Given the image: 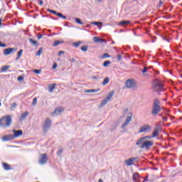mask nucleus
<instances>
[{
    "instance_id": "nucleus-29",
    "label": "nucleus",
    "mask_w": 182,
    "mask_h": 182,
    "mask_svg": "<svg viewBox=\"0 0 182 182\" xmlns=\"http://www.w3.org/2000/svg\"><path fill=\"white\" fill-rule=\"evenodd\" d=\"M22 53H23V50H20L17 53V59H19V58H21V56H22Z\"/></svg>"
},
{
    "instance_id": "nucleus-3",
    "label": "nucleus",
    "mask_w": 182,
    "mask_h": 182,
    "mask_svg": "<svg viewBox=\"0 0 182 182\" xmlns=\"http://www.w3.org/2000/svg\"><path fill=\"white\" fill-rule=\"evenodd\" d=\"M161 110V107H160V101L159 100V99H155L154 100L151 114L154 116H157V114L160 113Z\"/></svg>"
},
{
    "instance_id": "nucleus-27",
    "label": "nucleus",
    "mask_w": 182,
    "mask_h": 182,
    "mask_svg": "<svg viewBox=\"0 0 182 182\" xmlns=\"http://www.w3.org/2000/svg\"><path fill=\"white\" fill-rule=\"evenodd\" d=\"M87 49H89V46H83L81 47V50H82V52H87Z\"/></svg>"
},
{
    "instance_id": "nucleus-17",
    "label": "nucleus",
    "mask_w": 182,
    "mask_h": 182,
    "mask_svg": "<svg viewBox=\"0 0 182 182\" xmlns=\"http://www.w3.org/2000/svg\"><path fill=\"white\" fill-rule=\"evenodd\" d=\"M140 178V175L139 173H134L132 176V180L134 182H139L138 180Z\"/></svg>"
},
{
    "instance_id": "nucleus-10",
    "label": "nucleus",
    "mask_w": 182,
    "mask_h": 182,
    "mask_svg": "<svg viewBox=\"0 0 182 182\" xmlns=\"http://www.w3.org/2000/svg\"><path fill=\"white\" fill-rule=\"evenodd\" d=\"M13 52H16V48H9L4 50V53L6 56H8V55H11Z\"/></svg>"
},
{
    "instance_id": "nucleus-54",
    "label": "nucleus",
    "mask_w": 182,
    "mask_h": 182,
    "mask_svg": "<svg viewBox=\"0 0 182 182\" xmlns=\"http://www.w3.org/2000/svg\"><path fill=\"white\" fill-rule=\"evenodd\" d=\"M70 62H72V63H73L75 62V58H71Z\"/></svg>"
},
{
    "instance_id": "nucleus-21",
    "label": "nucleus",
    "mask_w": 182,
    "mask_h": 182,
    "mask_svg": "<svg viewBox=\"0 0 182 182\" xmlns=\"http://www.w3.org/2000/svg\"><path fill=\"white\" fill-rule=\"evenodd\" d=\"M109 82H110V79L109 78V77H106L104 79V80H103L102 85L103 86H106V85H107V83H109Z\"/></svg>"
},
{
    "instance_id": "nucleus-59",
    "label": "nucleus",
    "mask_w": 182,
    "mask_h": 182,
    "mask_svg": "<svg viewBox=\"0 0 182 182\" xmlns=\"http://www.w3.org/2000/svg\"><path fill=\"white\" fill-rule=\"evenodd\" d=\"M127 110H128V109H127L125 112H127Z\"/></svg>"
},
{
    "instance_id": "nucleus-45",
    "label": "nucleus",
    "mask_w": 182,
    "mask_h": 182,
    "mask_svg": "<svg viewBox=\"0 0 182 182\" xmlns=\"http://www.w3.org/2000/svg\"><path fill=\"white\" fill-rule=\"evenodd\" d=\"M147 72V68L144 67L143 70H142V73H146Z\"/></svg>"
},
{
    "instance_id": "nucleus-51",
    "label": "nucleus",
    "mask_w": 182,
    "mask_h": 182,
    "mask_svg": "<svg viewBox=\"0 0 182 182\" xmlns=\"http://www.w3.org/2000/svg\"><path fill=\"white\" fill-rule=\"evenodd\" d=\"M17 105L16 103H13L11 105V107H16Z\"/></svg>"
},
{
    "instance_id": "nucleus-14",
    "label": "nucleus",
    "mask_w": 182,
    "mask_h": 182,
    "mask_svg": "<svg viewBox=\"0 0 182 182\" xmlns=\"http://www.w3.org/2000/svg\"><path fill=\"white\" fill-rule=\"evenodd\" d=\"M14 135L13 134H7L2 137L3 141H9L11 140H14Z\"/></svg>"
},
{
    "instance_id": "nucleus-4",
    "label": "nucleus",
    "mask_w": 182,
    "mask_h": 182,
    "mask_svg": "<svg viewBox=\"0 0 182 182\" xmlns=\"http://www.w3.org/2000/svg\"><path fill=\"white\" fill-rule=\"evenodd\" d=\"M151 132V126L149 124L142 125L139 130V133H149Z\"/></svg>"
},
{
    "instance_id": "nucleus-57",
    "label": "nucleus",
    "mask_w": 182,
    "mask_h": 182,
    "mask_svg": "<svg viewBox=\"0 0 182 182\" xmlns=\"http://www.w3.org/2000/svg\"><path fill=\"white\" fill-rule=\"evenodd\" d=\"M97 2H102V0H97Z\"/></svg>"
},
{
    "instance_id": "nucleus-7",
    "label": "nucleus",
    "mask_w": 182,
    "mask_h": 182,
    "mask_svg": "<svg viewBox=\"0 0 182 182\" xmlns=\"http://www.w3.org/2000/svg\"><path fill=\"white\" fill-rule=\"evenodd\" d=\"M113 95H114V91H111L108 95L107 97L102 102V105H105L107 103H109L110 99H112Z\"/></svg>"
},
{
    "instance_id": "nucleus-24",
    "label": "nucleus",
    "mask_w": 182,
    "mask_h": 182,
    "mask_svg": "<svg viewBox=\"0 0 182 182\" xmlns=\"http://www.w3.org/2000/svg\"><path fill=\"white\" fill-rule=\"evenodd\" d=\"M48 12H50V14H53V15H58V11L55 10H51L50 9H47Z\"/></svg>"
},
{
    "instance_id": "nucleus-61",
    "label": "nucleus",
    "mask_w": 182,
    "mask_h": 182,
    "mask_svg": "<svg viewBox=\"0 0 182 182\" xmlns=\"http://www.w3.org/2000/svg\"><path fill=\"white\" fill-rule=\"evenodd\" d=\"M159 1H161V0H159Z\"/></svg>"
},
{
    "instance_id": "nucleus-46",
    "label": "nucleus",
    "mask_w": 182,
    "mask_h": 182,
    "mask_svg": "<svg viewBox=\"0 0 182 182\" xmlns=\"http://www.w3.org/2000/svg\"><path fill=\"white\" fill-rule=\"evenodd\" d=\"M62 153H63V149H60V150L57 152V154H62Z\"/></svg>"
},
{
    "instance_id": "nucleus-35",
    "label": "nucleus",
    "mask_w": 182,
    "mask_h": 182,
    "mask_svg": "<svg viewBox=\"0 0 182 182\" xmlns=\"http://www.w3.org/2000/svg\"><path fill=\"white\" fill-rule=\"evenodd\" d=\"M9 69V65H6L1 68V72H6Z\"/></svg>"
},
{
    "instance_id": "nucleus-49",
    "label": "nucleus",
    "mask_w": 182,
    "mask_h": 182,
    "mask_svg": "<svg viewBox=\"0 0 182 182\" xmlns=\"http://www.w3.org/2000/svg\"><path fill=\"white\" fill-rule=\"evenodd\" d=\"M117 59H118L119 60H122V55H121L120 54H119V55H117Z\"/></svg>"
},
{
    "instance_id": "nucleus-13",
    "label": "nucleus",
    "mask_w": 182,
    "mask_h": 182,
    "mask_svg": "<svg viewBox=\"0 0 182 182\" xmlns=\"http://www.w3.org/2000/svg\"><path fill=\"white\" fill-rule=\"evenodd\" d=\"M13 133L14 139H16L17 137H19V136H22V134H23V132H22V130H13Z\"/></svg>"
},
{
    "instance_id": "nucleus-32",
    "label": "nucleus",
    "mask_w": 182,
    "mask_h": 182,
    "mask_svg": "<svg viewBox=\"0 0 182 182\" xmlns=\"http://www.w3.org/2000/svg\"><path fill=\"white\" fill-rule=\"evenodd\" d=\"M82 42L80 41H77L73 43V46H75V48H79V46H80Z\"/></svg>"
},
{
    "instance_id": "nucleus-47",
    "label": "nucleus",
    "mask_w": 182,
    "mask_h": 182,
    "mask_svg": "<svg viewBox=\"0 0 182 182\" xmlns=\"http://www.w3.org/2000/svg\"><path fill=\"white\" fill-rule=\"evenodd\" d=\"M64 53H65V51L60 50V51H59L58 55H59V56H60L61 55H63Z\"/></svg>"
},
{
    "instance_id": "nucleus-26",
    "label": "nucleus",
    "mask_w": 182,
    "mask_h": 182,
    "mask_svg": "<svg viewBox=\"0 0 182 182\" xmlns=\"http://www.w3.org/2000/svg\"><path fill=\"white\" fill-rule=\"evenodd\" d=\"M29 42L31 43L32 45H33L34 46H36V45H38V42L32 38L29 39Z\"/></svg>"
},
{
    "instance_id": "nucleus-62",
    "label": "nucleus",
    "mask_w": 182,
    "mask_h": 182,
    "mask_svg": "<svg viewBox=\"0 0 182 182\" xmlns=\"http://www.w3.org/2000/svg\"><path fill=\"white\" fill-rule=\"evenodd\" d=\"M134 1H136V0H134Z\"/></svg>"
},
{
    "instance_id": "nucleus-60",
    "label": "nucleus",
    "mask_w": 182,
    "mask_h": 182,
    "mask_svg": "<svg viewBox=\"0 0 182 182\" xmlns=\"http://www.w3.org/2000/svg\"><path fill=\"white\" fill-rule=\"evenodd\" d=\"M146 181V180L143 181V182Z\"/></svg>"
},
{
    "instance_id": "nucleus-56",
    "label": "nucleus",
    "mask_w": 182,
    "mask_h": 182,
    "mask_svg": "<svg viewBox=\"0 0 182 182\" xmlns=\"http://www.w3.org/2000/svg\"><path fill=\"white\" fill-rule=\"evenodd\" d=\"M92 79H97V76H93Z\"/></svg>"
},
{
    "instance_id": "nucleus-36",
    "label": "nucleus",
    "mask_w": 182,
    "mask_h": 182,
    "mask_svg": "<svg viewBox=\"0 0 182 182\" xmlns=\"http://www.w3.org/2000/svg\"><path fill=\"white\" fill-rule=\"evenodd\" d=\"M33 73H36V75H41L42 70H33Z\"/></svg>"
},
{
    "instance_id": "nucleus-31",
    "label": "nucleus",
    "mask_w": 182,
    "mask_h": 182,
    "mask_svg": "<svg viewBox=\"0 0 182 182\" xmlns=\"http://www.w3.org/2000/svg\"><path fill=\"white\" fill-rule=\"evenodd\" d=\"M75 21L78 25H83V23H82V21L79 18H75Z\"/></svg>"
},
{
    "instance_id": "nucleus-44",
    "label": "nucleus",
    "mask_w": 182,
    "mask_h": 182,
    "mask_svg": "<svg viewBox=\"0 0 182 182\" xmlns=\"http://www.w3.org/2000/svg\"><path fill=\"white\" fill-rule=\"evenodd\" d=\"M58 68V64L56 63H54L53 65V69H56Z\"/></svg>"
},
{
    "instance_id": "nucleus-43",
    "label": "nucleus",
    "mask_w": 182,
    "mask_h": 182,
    "mask_svg": "<svg viewBox=\"0 0 182 182\" xmlns=\"http://www.w3.org/2000/svg\"><path fill=\"white\" fill-rule=\"evenodd\" d=\"M0 48H6V44H4L0 41Z\"/></svg>"
},
{
    "instance_id": "nucleus-11",
    "label": "nucleus",
    "mask_w": 182,
    "mask_h": 182,
    "mask_svg": "<svg viewBox=\"0 0 182 182\" xmlns=\"http://www.w3.org/2000/svg\"><path fill=\"white\" fill-rule=\"evenodd\" d=\"M50 124H52V120L50 118H47L43 124V129H50Z\"/></svg>"
},
{
    "instance_id": "nucleus-34",
    "label": "nucleus",
    "mask_w": 182,
    "mask_h": 182,
    "mask_svg": "<svg viewBox=\"0 0 182 182\" xmlns=\"http://www.w3.org/2000/svg\"><path fill=\"white\" fill-rule=\"evenodd\" d=\"M107 58H110V55L107 53H104L101 57L102 59H106Z\"/></svg>"
},
{
    "instance_id": "nucleus-42",
    "label": "nucleus",
    "mask_w": 182,
    "mask_h": 182,
    "mask_svg": "<svg viewBox=\"0 0 182 182\" xmlns=\"http://www.w3.org/2000/svg\"><path fill=\"white\" fill-rule=\"evenodd\" d=\"M17 80H18L19 82H21V80H23V76L19 75V76L17 77Z\"/></svg>"
},
{
    "instance_id": "nucleus-41",
    "label": "nucleus",
    "mask_w": 182,
    "mask_h": 182,
    "mask_svg": "<svg viewBox=\"0 0 182 182\" xmlns=\"http://www.w3.org/2000/svg\"><path fill=\"white\" fill-rule=\"evenodd\" d=\"M143 138H144V140H146V139H148L150 140V139H153V136H145Z\"/></svg>"
},
{
    "instance_id": "nucleus-20",
    "label": "nucleus",
    "mask_w": 182,
    "mask_h": 182,
    "mask_svg": "<svg viewBox=\"0 0 182 182\" xmlns=\"http://www.w3.org/2000/svg\"><path fill=\"white\" fill-rule=\"evenodd\" d=\"M2 166L4 168V170H6L7 171L11 170V166L8 164L7 163L3 162Z\"/></svg>"
},
{
    "instance_id": "nucleus-5",
    "label": "nucleus",
    "mask_w": 182,
    "mask_h": 182,
    "mask_svg": "<svg viewBox=\"0 0 182 182\" xmlns=\"http://www.w3.org/2000/svg\"><path fill=\"white\" fill-rule=\"evenodd\" d=\"M153 144H154L153 141L147 140L142 143L140 148L141 149H150V147H151V146H153Z\"/></svg>"
},
{
    "instance_id": "nucleus-39",
    "label": "nucleus",
    "mask_w": 182,
    "mask_h": 182,
    "mask_svg": "<svg viewBox=\"0 0 182 182\" xmlns=\"http://www.w3.org/2000/svg\"><path fill=\"white\" fill-rule=\"evenodd\" d=\"M95 92H97L96 90H87L85 91V93H95Z\"/></svg>"
},
{
    "instance_id": "nucleus-23",
    "label": "nucleus",
    "mask_w": 182,
    "mask_h": 182,
    "mask_svg": "<svg viewBox=\"0 0 182 182\" xmlns=\"http://www.w3.org/2000/svg\"><path fill=\"white\" fill-rule=\"evenodd\" d=\"M28 116H29V112H25L21 114V117L22 119H26V117H28Z\"/></svg>"
},
{
    "instance_id": "nucleus-15",
    "label": "nucleus",
    "mask_w": 182,
    "mask_h": 182,
    "mask_svg": "<svg viewBox=\"0 0 182 182\" xmlns=\"http://www.w3.org/2000/svg\"><path fill=\"white\" fill-rule=\"evenodd\" d=\"M93 42H95V43H104V42H106V40L95 36L93 37Z\"/></svg>"
},
{
    "instance_id": "nucleus-18",
    "label": "nucleus",
    "mask_w": 182,
    "mask_h": 182,
    "mask_svg": "<svg viewBox=\"0 0 182 182\" xmlns=\"http://www.w3.org/2000/svg\"><path fill=\"white\" fill-rule=\"evenodd\" d=\"M55 89H56V83L48 85V92H50V93H52Z\"/></svg>"
},
{
    "instance_id": "nucleus-16",
    "label": "nucleus",
    "mask_w": 182,
    "mask_h": 182,
    "mask_svg": "<svg viewBox=\"0 0 182 182\" xmlns=\"http://www.w3.org/2000/svg\"><path fill=\"white\" fill-rule=\"evenodd\" d=\"M130 122H132V116H129L127 117L125 122L122 124V129H124L126 126H128Z\"/></svg>"
},
{
    "instance_id": "nucleus-58",
    "label": "nucleus",
    "mask_w": 182,
    "mask_h": 182,
    "mask_svg": "<svg viewBox=\"0 0 182 182\" xmlns=\"http://www.w3.org/2000/svg\"><path fill=\"white\" fill-rule=\"evenodd\" d=\"M0 106H2V104L0 102Z\"/></svg>"
},
{
    "instance_id": "nucleus-25",
    "label": "nucleus",
    "mask_w": 182,
    "mask_h": 182,
    "mask_svg": "<svg viewBox=\"0 0 182 182\" xmlns=\"http://www.w3.org/2000/svg\"><path fill=\"white\" fill-rule=\"evenodd\" d=\"M63 43V41H55L54 43L53 44V46L56 47L58 45Z\"/></svg>"
},
{
    "instance_id": "nucleus-2",
    "label": "nucleus",
    "mask_w": 182,
    "mask_h": 182,
    "mask_svg": "<svg viewBox=\"0 0 182 182\" xmlns=\"http://www.w3.org/2000/svg\"><path fill=\"white\" fill-rule=\"evenodd\" d=\"M153 89L154 92H163L164 91V85L163 81L160 80H155L153 82Z\"/></svg>"
},
{
    "instance_id": "nucleus-52",
    "label": "nucleus",
    "mask_w": 182,
    "mask_h": 182,
    "mask_svg": "<svg viewBox=\"0 0 182 182\" xmlns=\"http://www.w3.org/2000/svg\"><path fill=\"white\" fill-rule=\"evenodd\" d=\"M2 26V18H0V28Z\"/></svg>"
},
{
    "instance_id": "nucleus-37",
    "label": "nucleus",
    "mask_w": 182,
    "mask_h": 182,
    "mask_svg": "<svg viewBox=\"0 0 182 182\" xmlns=\"http://www.w3.org/2000/svg\"><path fill=\"white\" fill-rule=\"evenodd\" d=\"M38 103V98L36 97H34L33 100V102H32V105L33 106H36V104Z\"/></svg>"
},
{
    "instance_id": "nucleus-40",
    "label": "nucleus",
    "mask_w": 182,
    "mask_h": 182,
    "mask_svg": "<svg viewBox=\"0 0 182 182\" xmlns=\"http://www.w3.org/2000/svg\"><path fill=\"white\" fill-rule=\"evenodd\" d=\"M92 25H95L96 26H97V25H102V22H97V21H95L92 23Z\"/></svg>"
},
{
    "instance_id": "nucleus-8",
    "label": "nucleus",
    "mask_w": 182,
    "mask_h": 182,
    "mask_svg": "<svg viewBox=\"0 0 182 182\" xmlns=\"http://www.w3.org/2000/svg\"><path fill=\"white\" fill-rule=\"evenodd\" d=\"M137 160V158L132 157L125 161L126 166H130L134 165V161Z\"/></svg>"
},
{
    "instance_id": "nucleus-33",
    "label": "nucleus",
    "mask_w": 182,
    "mask_h": 182,
    "mask_svg": "<svg viewBox=\"0 0 182 182\" xmlns=\"http://www.w3.org/2000/svg\"><path fill=\"white\" fill-rule=\"evenodd\" d=\"M56 16H58V18H62L63 19H66V17L65 16H63V14L61 13H57Z\"/></svg>"
},
{
    "instance_id": "nucleus-48",
    "label": "nucleus",
    "mask_w": 182,
    "mask_h": 182,
    "mask_svg": "<svg viewBox=\"0 0 182 182\" xmlns=\"http://www.w3.org/2000/svg\"><path fill=\"white\" fill-rule=\"evenodd\" d=\"M162 119L164 120V122H167V120H168V118H167L166 117H163Z\"/></svg>"
},
{
    "instance_id": "nucleus-9",
    "label": "nucleus",
    "mask_w": 182,
    "mask_h": 182,
    "mask_svg": "<svg viewBox=\"0 0 182 182\" xmlns=\"http://www.w3.org/2000/svg\"><path fill=\"white\" fill-rule=\"evenodd\" d=\"M47 161H48V155L46 154H42L39 159L40 164H46Z\"/></svg>"
},
{
    "instance_id": "nucleus-53",
    "label": "nucleus",
    "mask_w": 182,
    "mask_h": 182,
    "mask_svg": "<svg viewBox=\"0 0 182 182\" xmlns=\"http://www.w3.org/2000/svg\"><path fill=\"white\" fill-rule=\"evenodd\" d=\"M38 39H42V35L38 36Z\"/></svg>"
},
{
    "instance_id": "nucleus-22",
    "label": "nucleus",
    "mask_w": 182,
    "mask_h": 182,
    "mask_svg": "<svg viewBox=\"0 0 182 182\" xmlns=\"http://www.w3.org/2000/svg\"><path fill=\"white\" fill-rule=\"evenodd\" d=\"M130 23V21H122L119 23L121 26H126V25H129Z\"/></svg>"
},
{
    "instance_id": "nucleus-30",
    "label": "nucleus",
    "mask_w": 182,
    "mask_h": 182,
    "mask_svg": "<svg viewBox=\"0 0 182 182\" xmlns=\"http://www.w3.org/2000/svg\"><path fill=\"white\" fill-rule=\"evenodd\" d=\"M143 140H144V138H140L137 141H136V146H139V144H141L143 143Z\"/></svg>"
},
{
    "instance_id": "nucleus-55",
    "label": "nucleus",
    "mask_w": 182,
    "mask_h": 182,
    "mask_svg": "<svg viewBox=\"0 0 182 182\" xmlns=\"http://www.w3.org/2000/svg\"><path fill=\"white\" fill-rule=\"evenodd\" d=\"M98 182H103V179L100 178L99 181H98Z\"/></svg>"
},
{
    "instance_id": "nucleus-1",
    "label": "nucleus",
    "mask_w": 182,
    "mask_h": 182,
    "mask_svg": "<svg viewBox=\"0 0 182 182\" xmlns=\"http://www.w3.org/2000/svg\"><path fill=\"white\" fill-rule=\"evenodd\" d=\"M11 123L12 118H11V116L9 115L4 116L0 119V127H3L4 129L9 127Z\"/></svg>"
},
{
    "instance_id": "nucleus-50",
    "label": "nucleus",
    "mask_w": 182,
    "mask_h": 182,
    "mask_svg": "<svg viewBox=\"0 0 182 182\" xmlns=\"http://www.w3.org/2000/svg\"><path fill=\"white\" fill-rule=\"evenodd\" d=\"M39 1V5H43V1L42 0H38Z\"/></svg>"
},
{
    "instance_id": "nucleus-19",
    "label": "nucleus",
    "mask_w": 182,
    "mask_h": 182,
    "mask_svg": "<svg viewBox=\"0 0 182 182\" xmlns=\"http://www.w3.org/2000/svg\"><path fill=\"white\" fill-rule=\"evenodd\" d=\"M64 109L62 107H58L55 109L53 114H59L60 113H62V112H63Z\"/></svg>"
},
{
    "instance_id": "nucleus-6",
    "label": "nucleus",
    "mask_w": 182,
    "mask_h": 182,
    "mask_svg": "<svg viewBox=\"0 0 182 182\" xmlns=\"http://www.w3.org/2000/svg\"><path fill=\"white\" fill-rule=\"evenodd\" d=\"M125 86L127 89L134 87V86H136V81L134 80H127L125 83Z\"/></svg>"
},
{
    "instance_id": "nucleus-12",
    "label": "nucleus",
    "mask_w": 182,
    "mask_h": 182,
    "mask_svg": "<svg viewBox=\"0 0 182 182\" xmlns=\"http://www.w3.org/2000/svg\"><path fill=\"white\" fill-rule=\"evenodd\" d=\"M160 130H161V128L160 127H156L152 133V137H157L158 136H160Z\"/></svg>"
},
{
    "instance_id": "nucleus-28",
    "label": "nucleus",
    "mask_w": 182,
    "mask_h": 182,
    "mask_svg": "<svg viewBox=\"0 0 182 182\" xmlns=\"http://www.w3.org/2000/svg\"><path fill=\"white\" fill-rule=\"evenodd\" d=\"M110 63H111V62L109 60L105 61L102 64V66H104V68H107L109 66V65H110Z\"/></svg>"
},
{
    "instance_id": "nucleus-38",
    "label": "nucleus",
    "mask_w": 182,
    "mask_h": 182,
    "mask_svg": "<svg viewBox=\"0 0 182 182\" xmlns=\"http://www.w3.org/2000/svg\"><path fill=\"white\" fill-rule=\"evenodd\" d=\"M42 50H43V49H42V48H41L38 50V51L36 53V55H37V56H41V53H42Z\"/></svg>"
}]
</instances>
